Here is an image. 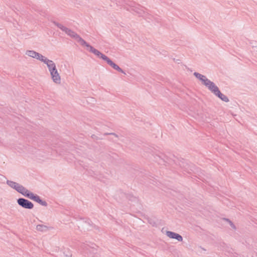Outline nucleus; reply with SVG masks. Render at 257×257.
I'll list each match as a JSON object with an SVG mask.
<instances>
[{
  "label": "nucleus",
  "mask_w": 257,
  "mask_h": 257,
  "mask_svg": "<svg viewBox=\"0 0 257 257\" xmlns=\"http://www.w3.org/2000/svg\"><path fill=\"white\" fill-rule=\"evenodd\" d=\"M194 75L196 76V78H197L200 81H201L202 83L204 85H205L209 89H210L211 88V87L214 84V83L210 81L205 76L202 75L201 74L195 72L194 73Z\"/></svg>",
  "instance_id": "obj_1"
},
{
  "label": "nucleus",
  "mask_w": 257,
  "mask_h": 257,
  "mask_svg": "<svg viewBox=\"0 0 257 257\" xmlns=\"http://www.w3.org/2000/svg\"><path fill=\"white\" fill-rule=\"evenodd\" d=\"M8 184L12 188L15 189L23 195L25 194L27 192V189L16 182L13 181H8Z\"/></svg>",
  "instance_id": "obj_2"
},
{
  "label": "nucleus",
  "mask_w": 257,
  "mask_h": 257,
  "mask_svg": "<svg viewBox=\"0 0 257 257\" xmlns=\"http://www.w3.org/2000/svg\"><path fill=\"white\" fill-rule=\"evenodd\" d=\"M209 90L214 94H215L218 97H219L221 100L225 102H227L228 101V99L227 98V97L220 92L218 88L215 85V84L211 87V88Z\"/></svg>",
  "instance_id": "obj_3"
},
{
  "label": "nucleus",
  "mask_w": 257,
  "mask_h": 257,
  "mask_svg": "<svg viewBox=\"0 0 257 257\" xmlns=\"http://www.w3.org/2000/svg\"><path fill=\"white\" fill-rule=\"evenodd\" d=\"M26 55L30 57H32L33 58H36L39 59L43 62L46 61V58H45L42 55L39 54V53L34 51H27L26 53Z\"/></svg>",
  "instance_id": "obj_4"
},
{
  "label": "nucleus",
  "mask_w": 257,
  "mask_h": 257,
  "mask_svg": "<svg viewBox=\"0 0 257 257\" xmlns=\"http://www.w3.org/2000/svg\"><path fill=\"white\" fill-rule=\"evenodd\" d=\"M18 202L20 205L26 208L31 209L33 207L32 203L25 199H19Z\"/></svg>",
  "instance_id": "obj_5"
},
{
  "label": "nucleus",
  "mask_w": 257,
  "mask_h": 257,
  "mask_svg": "<svg viewBox=\"0 0 257 257\" xmlns=\"http://www.w3.org/2000/svg\"><path fill=\"white\" fill-rule=\"evenodd\" d=\"M165 233L170 238L175 239L179 241H182V237L179 234L170 231H165Z\"/></svg>",
  "instance_id": "obj_6"
},
{
  "label": "nucleus",
  "mask_w": 257,
  "mask_h": 257,
  "mask_svg": "<svg viewBox=\"0 0 257 257\" xmlns=\"http://www.w3.org/2000/svg\"><path fill=\"white\" fill-rule=\"evenodd\" d=\"M50 73L53 81L56 83H60L61 80L60 76L57 69L52 70V71L50 72Z\"/></svg>",
  "instance_id": "obj_7"
},
{
  "label": "nucleus",
  "mask_w": 257,
  "mask_h": 257,
  "mask_svg": "<svg viewBox=\"0 0 257 257\" xmlns=\"http://www.w3.org/2000/svg\"><path fill=\"white\" fill-rule=\"evenodd\" d=\"M58 26L60 29H61L63 31H65L70 36L73 38H79L77 34H75L74 32H72V31L68 30L67 28L63 26H62L61 25H59Z\"/></svg>",
  "instance_id": "obj_8"
},
{
  "label": "nucleus",
  "mask_w": 257,
  "mask_h": 257,
  "mask_svg": "<svg viewBox=\"0 0 257 257\" xmlns=\"http://www.w3.org/2000/svg\"><path fill=\"white\" fill-rule=\"evenodd\" d=\"M24 195L28 197V198H29L31 199H33L37 202H40L41 201V200L38 196L35 195L33 193L30 192L28 190H27V192Z\"/></svg>",
  "instance_id": "obj_9"
},
{
  "label": "nucleus",
  "mask_w": 257,
  "mask_h": 257,
  "mask_svg": "<svg viewBox=\"0 0 257 257\" xmlns=\"http://www.w3.org/2000/svg\"><path fill=\"white\" fill-rule=\"evenodd\" d=\"M44 62L47 64V65L49 69L50 72H51V71H52V70L56 69L55 64L52 61L47 60L46 58V61Z\"/></svg>",
  "instance_id": "obj_10"
},
{
  "label": "nucleus",
  "mask_w": 257,
  "mask_h": 257,
  "mask_svg": "<svg viewBox=\"0 0 257 257\" xmlns=\"http://www.w3.org/2000/svg\"><path fill=\"white\" fill-rule=\"evenodd\" d=\"M108 64L109 65H110L112 67H113L114 69L120 72H122V70L118 67V66L114 64L112 61H109Z\"/></svg>",
  "instance_id": "obj_11"
},
{
  "label": "nucleus",
  "mask_w": 257,
  "mask_h": 257,
  "mask_svg": "<svg viewBox=\"0 0 257 257\" xmlns=\"http://www.w3.org/2000/svg\"><path fill=\"white\" fill-rule=\"evenodd\" d=\"M108 64L109 65H110L112 67H113L114 69L120 72H122V70L118 67V66L114 64L112 61H109Z\"/></svg>",
  "instance_id": "obj_12"
},
{
  "label": "nucleus",
  "mask_w": 257,
  "mask_h": 257,
  "mask_svg": "<svg viewBox=\"0 0 257 257\" xmlns=\"http://www.w3.org/2000/svg\"><path fill=\"white\" fill-rule=\"evenodd\" d=\"M36 229L40 231H45L47 230V226H36Z\"/></svg>",
  "instance_id": "obj_13"
},
{
  "label": "nucleus",
  "mask_w": 257,
  "mask_h": 257,
  "mask_svg": "<svg viewBox=\"0 0 257 257\" xmlns=\"http://www.w3.org/2000/svg\"><path fill=\"white\" fill-rule=\"evenodd\" d=\"M90 51L93 53L95 55L98 56H99V55L101 54V53L98 50L91 47H90Z\"/></svg>",
  "instance_id": "obj_14"
},
{
  "label": "nucleus",
  "mask_w": 257,
  "mask_h": 257,
  "mask_svg": "<svg viewBox=\"0 0 257 257\" xmlns=\"http://www.w3.org/2000/svg\"><path fill=\"white\" fill-rule=\"evenodd\" d=\"M99 56H101V57L104 60H105L107 63H108L109 61H111L108 57H107L106 56L101 54L99 55Z\"/></svg>",
  "instance_id": "obj_15"
},
{
  "label": "nucleus",
  "mask_w": 257,
  "mask_h": 257,
  "mask_svg": "<svg viewBox=\"0 0 257 257\" xmlns=\"http://www.w3.org/2000/svg\"><path fill=\"white\" fill-rule=\"evenodd\" d=\"M222 222H221L222 223H224V224H230L231 223V221L228 219H222Z\"/></svg>",
  "instance_id": "obj_16"
},
{
  "label": "nucleus",
  "mask_w": 257,
  "mask_h": 257,
  "mask_svg": "<svg viewBox=\"0 0 257 257\" xmlns=\"http://www.w3.org/2000/svg\"><path fill=\"white\" fill-rule=\"evenodd\" d=\"M162 231L163 232H164V229H162Z\"/></svg>",
  "instance_id": "obj_17"
}]
</instances>
